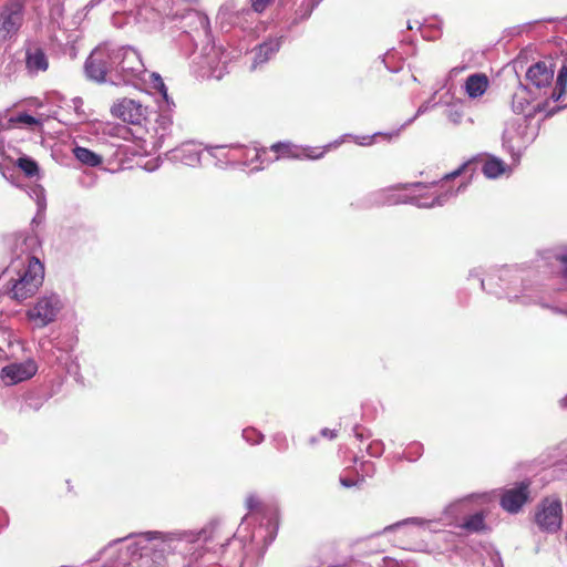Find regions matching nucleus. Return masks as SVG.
Returning a JSON list of instances; mask_svg holds the SVG:
<instances>
[{"label":"nucleus","mask_w":567,"mask_h":567,"mask_svg":"<svg viewBox=\"0 0 567 567\" xmlns=\"http://www.w3.org/2000/svg\"><path fill=\"white\" fill-rule=\"evenodd\" d=\"M40 245L33 234L19 233L13 236L12 252L16 259L0 276V292L16 301H23L37 293L44 278V267L33 256Z\"/></svg>","instance_id":"nucleus-1"},{"label":"nucleus","mask_w":567,"mask_h":567,"mask_svg":"<svg viewBox=\"0 0 567 567\" xmlns=\"http://www.w3.org/2000/svg\"><path fill=\"white\" fill-rule=\"evenodd\" d=\"M466 165L467 164L465 163L454 172L446 174L441 184L433 185L425 194L408 195L402 193L403 189H408L409 187H422L421 183L395 185L369 193L367 196L360 199L355 206L361 209H370L384 205H398L405 203H410L419 208H433L443 206L465 188V184H461L456 189H453L449 185V182L460 176Z\"/></svg>","instance_id":"nucleus-2"},{"label":"nucleus","mask_w":567,"mask_h":567,"mask_svg":"<svg viewBox=\"0 0 567 567\" xmlns=\"http://www.w3.org/2000/svg\"><path fill=\"white\" fill-rule=\"evenodd\" d=\"M122 540H130L127 545L126 555L130 560L123 559L121 566H126L131 561H136L143 557L154 555L155 559L163 557L164 554L174 551H184L188 544L206 543L207 532L200 530L194 533H161V532H146L140 534H131L124 538H118L113 544L121 543Z\"/></svg>","instance_id":"nucleus-3"},{"label":"nucleus","mask_w":567,"mask_h":567,"mask_svg":"<svg viewBox=\"0 0 567 567\" xmlns=\"http://www.w3.org/2000/svg\"><path fill=\"white\" fill-rule=\"evenodd\" d=\"M122 45L105 41L95 47L84 63V72L89 80L96 83L110 82L118 85V59Z\"/></svg>","instance_id":"nucleus-4"},{"label":"nucleus","mask_w":567,"mask_h":567,"mask_svg":"<svg viewBox=\"0 0 567 567\" xmlns=\"http://www.w3.org/2000/svg\"><path fill=\"white\" fill-rule=\"evenodd\" d=\"M545 110L540 103L533 106V111L523 117H513L506 121L502 135L503 148L508 152L514 161H518L523 152L538 135V128L530 124L533 115L537 111Z\"/></svg>","instance_id":"nucleus-5"},{"label":"nucleus","mask_w":567,"mask_h":567,"mask_svg":"<svg viewBox=\"0 0 567 567\" xmlns=\"http://www.w3.org/2000/svg\"><path fill=\"white\" fill-rule=\"evenodd\" d=\"M202 51L194 55L192 68L196 76L220 80L228 72L229 56L221 47L210 42V38L202 43Z\"/></svg>","instance_id":"nucleus-6"},{"label":"nucleus","mask_w":567,"mask_h":567,"mask_svg":"<svg viewBox=\"0 0 567 567\" xmlns=\"http://www.w3.org/2000/svg\"><path fill=\"white\" fill-rule=\"evenodd\" d=\"M498 279L502 282V288L506 290V297L511 302L545 306L539 293L527 282L524 271L503 267L499 270Z\"/></svg>","instance_id":"nucleus-7"},{"label":"nucleus","mask_w":567,"mask_h":567,"mask_svg":"<svg viewBox=\"0 0 567 567\" xmlns=\"http://www.w3.org/2000/svg\"><path fill=\"white\" fill-rule=\"evenodd\" d=\"M213 158L216 159V165L223 167L224 165H247L246 161L241 157L250 158V164L260 163L259 166L252 167L251 171H259L264 168V156L267 155L266 150H248L243 145H209L205 148Z\"/></svg>","instance_id":"nucleus-8"},{"label":"nucleus","mask_w":567,"mask_h":567,"mask_svg":"<svg viewBox=\"0 0 567 567\" xmlns=\"http://www.w3.org/2000/svg\"><path fill=\"white\" fill-rule=\"evenodd\" d=\"M101 3L113 10L112 24L116 28L142 21V0H90L85 9H93Z\"/></svg>","instance_id":"nucleus-9"},{"label":"nucleus","mask_w":567,"mask_h":567,"mask_svg":"<svg viewBox=\"0 0 567 567\" xmlns=\"http://www.w3.org/2000/svg\"><path fill=\"white\" fill-rule=\"evenodd\" d=\"M118 85H137L145 82L146 68L142 61L140 52L131 45H122L118 59Z\"/></svg>","instance_id":"nucleus-10"},{"label":"nucleus","mask_w":567,"mask_h":567,"mask_svg":"<svg viewBox=\"0 0 567 567\" xmlns=\"http://www.w3.org/2000/svg\"><path fill=\"white\" fill-rule=\"evenodd\" d=\"M62 308L59 295H44L27 311V317L33 327L44 328L56 319Z\"/></svg>","instance_id":"nucleus-11"},{"label":"nucleus","mask_w":567,"mask_h":567,"mask_svg":"<svg viewBox=\"0 0 567 567\" xmlns=\"http://www.w3.org/2000/svg\"><path fill=\"white\" fill-rule=\"evenodd\" d=\"M25 0H7L0 9V40L14 38L24 21Z\"/></svg>","instance_id":"nucleus-12"},{"label":"nucleus","mask_w":567,"mask_h":567,"mask_svg":"<svg viewBox=\"0 0 567 567\" xmlns=\"http://www.w3.org/2000/svg\"><path fill=\"white\" fill-rule=\"evenodd\" d=\"M183 33L187 34L195 45L198 41L206 42L210 38V22L208 17L197 10L188 9L179 18L176 24Z\"/></svg>","instance_id":"nucleus-13"},{"label":"nucleus","mask_w":567,"mask_h":567,"mask_svg":"<svg viewBox=\"0 0 567 567\" xmlns=\"http://www.w3.org/2000/svg\"><path fill=\"white\" fill-rule=\"evenodd\" d=\"M441 529L439 528L437 522L423 520L416 517H412L389 525L384 527L382 532H379L373 536H379L388 533H398L400 537H424L427 534L437 533Z\"/></svg>","instance_id":"nucleus-14"},{"label":"nucleus","mask_w":567,"mask_h":567,"mask_svg":"<svg viewBox=\"0 0 567 567\" xmlns=\"http://www.w3.org/2000/svg\"><path fill=\"white\" fill-rule=\"evenodd\" d=\"M150 76L153 78V87L157 90V92L161 94L165 104V106L161 105L162 111L157 115V118L155 121V132L158 135L157 144L158 146H162L164 138L169 134L171 127L173 125L171 111L172 107L174 106V102L169 100L167 94V87L163 82L162 78L157 73H152Z\"/></svg>","instance_id":"nucleus-15"},{"label":"nucleus","mask_w":567,"mask_h":567,"mask_svg":"<svg viewBox=\"0 0 567 567\" xmlns=\"http://www.w3.org/2000/svg\"><path fill=\"white\" fill-rule=\"evenodd\" d=\"M563 507L558 498H546L536 513V523L547 533H555L561 526Z\"/></svg>","instance_id":"nucleus-16"},{"label":"nucleus","mask_w":567,"mask_h":567,"mask_svg":"<svg viewBox=\"0 0 567 567\" xmlns=\"http://www.w3.org/2000/svg\"><path fill=\"white\" fill-rule=\"evenodd\" d=\"M347 136L348 135H344L341 138L336 140L332 143H329L323 148L306 147L302 150H297L296 147H292L288 143H276L271 146V151L276 153L275 159H278L280 157L319 159L323 157L328 150L338 147L343 142V138Z\"/></svg>","instance_id":"nucleus-17"},{"label":"nucleus","mask_w":567,"mask_h":567,"mask_svg":"<svg viewBox=\"0 0 567 567\" xmlns=\"http://www.w3.org/2000/svg\"><path fill=\"white\" fill-rule=\"evenodd\" d=\"M38 363L28 357L23 361L12 362L1 368L0 378L8 385L32 378L38 371Z\"/></svg>","instance_id":"nucleus-18"},{"label":"nucleus","mask_w":567,"mask_h":567,"mask_svg":"<svg viewBox=\"0 0 567 567\" xmlns=\"http://www.w3.org/2000/svg\"><path fill=\"white\" fill-rule=\"evenodd\" d=\"M111 113L124 122L140 124L145 117L146 107L135 100L122 99L113 104Z\"/></svg>","instance_id":"nucleus-19"},{"label":"nucleus","mask_w":567,"mask_h":567,"mask_svg":"<svg viewBox=\"0 0 567 567\" xmlns=\"http://www.w3.org/2000/svg\"><path fill=\"white\" fill-rule=\"evenodd\" d=\"M203 151L200 144L189 141L171 150L168 152V158L173 162L195 167L200 164Z\"/></svg>","instance_id":"nucleus-20"},{"label":"nucleus","mask_w":567,"mask_h":567,"mask_svg":"<svg viewBox=\"0 0 567 567\" xmlns=\"http://www.w3.org/2000/svg\"><path fill=\"white\" fill-rule=\"evenodd\" d=\"M526 79L536 89H543L551 84L554 70L547 62L539 61L528 68Z\"/></svg>","instance_id":"nucleus-21"},{"label":"nucleus","mask_w":567,"mask_h":567,"mask_svg":"<svg viewBox=\"0 0 567 567\" xmlns=\"http://www.w3.org/2000/svg\"><path fill=\"white\" fill-rule=\"evenodd\" d=\"M528 498V483L522 482L517 487L507 489L501 499L502 507L508 513H517Z\"/></svg>","instance_id":"nucleus-22"},{"label":"nucleus","mask_w":567,"mask_h":567,"mask_svg":"<svg viewBox=\"0 0 567 567\" xmlns=\"http://www.w3.org/2000/svg\"><path fill=\"white\" fill-rule=\"evenodd\" d=\"M25 66L31 74L47 71L49 61L43 49L38 45H29L25 50Z\"/></svg>","instance_id":"nucleus-23"},{"label":"nucleus","mask_w":567,"mask_h":567,"mask_svg":"<svg viewBox=\"0 0 567 567\" xmlns=\"http://www.w3.org/2000/svg\"><path fill=\"white\" fill-rule=\"evenodd\" d=\"M281 38H274L259 44L254 51L251 69H256L270 60L280 49Z\"/></svg>","instance_id":"nucleus-24"},{"label":"nucleus","mask_w":567,"mask_h":567,"mask_svg":"<svg viewBox=\"0 0 567 567\" xmlns=\"http://www.w3.org/2000/svg\"><path fill=\"white\" fill-rule=\"evenodd\" d=\"M37 124H39V121L28 113H19L16 115L10 114L9 111L0 113V133L20 125L32 126Z\"/></svg>","instance_id":"nucleus-25"},{"label":"nucleus","mask_w":567,"mask_h":567,"mask_svg":"<svg viewBox=\"0 0 567 567\" xmlns=\"http://www.w3.org/2000/svg\"><path fill=\"white\" fill-rule=\"evenodd\" d=\"M489 80L484 73H474L467 76L464 83V90L468 97H481L488 89Z\"/></svg>","instance_id":"nucleus-26"},{"label":"nucleus","mask_w":567,"mask_h":567,"mask_svg":"<svg viewBox=\"0 0 567 567\" xmlns=\"http://www.w3.org/2000/svg\"><path fill=\"white\" fill-rule=\"evenodd\" d=\"M508 166L498 157L491 156L483 164L482 171L487 178H497L506 172Z\"/></svg>","instance_id":"nucleus-27"},{"label":"nucleus","mask_w":567,"mask_h":567,"mask_svg":"<svg viewBox=\"0 0 567 567\" xmlns=\"http://www.w3.org/2000/svg\"><path fill=\"white\" fill-rule=\"evenodd\" d=\"M529 104L528 89L524 85H520L512 96V110L516 114H522L527 111Z\"/></svg>","instance_id":"nucleus-28"},{"label":"nucleus","mask_w":567,"mask_h":567,"mask_svg":"<svg viewBox=\"0 0 567 567\" xmlns=\"http://www.w3.org/2000/svg\"><path fill=\"white\" fill-rule=\"evenodd\" d=\"M73 154L79 162L90 167H96L101 165L103 161L101 155L86 147L76 146L73 150Z\"/></svg>","instance_id":"nucleus-29"},{"label":"nucleus","mask_w":567,"mask_h":567,"mask_svg":"<svg viewBox=\"0 0 567 567\" xmlns=\"http://www.w3.org/2000/svg\"><path fill=\"white\" fill-rule=\"evenodd\" d=\"M461 527L468 533H480L486 529L485 516L483 512L470 515L461 524Z\"/></svg>","instance_id":"nucleus-30"},{"label":"nucleus","mask_w":567,"mask_h":567,"mask_svg":"<svg viewBox=\"0 0 567 567\" xmlns=\"http://www.w3.org/2000/svg\"><path fill=\"white\" fill-rule=\"evenodd\" d=\"M30 196L34 198L38 206V213L33 217L32 223H40L43 219V213L47 207L44 188L40 185L31 187Z\"/></svg>","instance_id":"nucleus-31"},{"label":"nucleus","mask_w":567,"mask_h":567,"mask_svg":"<svg viewBox=\"0 0 567 567\" xmlns=\"http://www.w3.org/2000/svg\"><path fill=\"white\" fill-rule=\"evenodd\" d=\"M567 85V64H563L558 70L556 85L550 94V99L553 101H559L561 96L565 94Z\"/></svg>","instance_id":"nucleus-32"},{"label":"nucleus","mask_w":567,"mask_h":567,"mask_svg":"<svg viewBox=\"0 0 567 567\" xmlns=\"http://www.w3.org/2000/svg\"><path fill=\"white\" fill-rule=\"evenodd\" d=\"M322 0H302L296 10L295 22L308 19Z\"/></svg>","instance_id":"nucleus-33"},{"label":"nucleus","mask_w":567,"mask_h":567,"mask_svg":"<svg viewBox=\"0 0 567 567\" xmlns=\"http://www.w3.org/2000/svg\"><path fill=\"white\" fill-rule=\"evenodd\" d=\"M17 164L28 177H33L39 173V166L31 157L22 156L18 159Z\"/></svg>","instance_id":"nucleus-34"},{"label":"nucleus","mask_w":567,"mask_h":567,"mask_svg":"<svg viewBox=\"0 0 567 567\" xmlns=\"http://www.w3.org/2000/svg\"><path fill=\"white\" fill-rule=\"evenodd\" d=\"M445 114L453 124H460L464 116L463 104L461 102L449 104Z\"/></svg>","instance_id":"nucleus-35"},{"label":"nucleus","mask_w":567,"mask_h":567,"mask_svg":"<svg viewBox=\"0 0 567 567\" xmlns=\"http://www.w3.org/2000/svg\"><path fill=\"white\" fill-rule=\"evenodd\" d=\"M434 96H435V94H433V96H432L430 100H427V101L423 102V103L419 106V109H417V111H416L415 115H414L413 117L409 118V120H408V121H406V122L401 126V128H404V127L409 126V125H410V124H412V123H413V122H414V121H415L420 115H422V114L426 113L427 111L432 110V109L436 105V103H434V102H433Z\"/></svg>","instance_id":"nucleus-36"},{"label":"nucleus","mask_w":567,"mask_h":567,"mask_svg":"<svg viewBox=\"0 0 567 567\" xmlns=\"http://www.w3.org/2000/svg\"><path fill=\"white\" fill-rule=\"evenodd\" d=\"M64 8L63 3L60 0H55L50 7V18L53 23H56L59 27L61 24V20L63 17Z\"/></svg>","instance_id":"nucleus-37"},{"label":"nucleus","mask_w":567,"mask_h":567,"mask_svg":"<svg viewBox=\"0 0 567 567\" xmlns=\"http://www.w3.org/2000/svg\"><path fill=\"white\" fill-rule=\"evenodd\" d=\"M243 439L251 444H259L264 440V435L254 427H248L243 431Z\"/></svg>","instance_id":"nucleus-38"},{"label":"nucleus","mask_w":567,"mask_h":567,"mask_svg":"<svg viewBox=\"0 0 567 567\" xmlns=\"http://www.w3.org/2000/svg\"><path fill=\"white\" fill-rule=\"evenodd\" d=\"M365 452L372 457H380L384 452V444L381 440H373L365 446Z\"/></svg>","instance_id":"nucleus-39"},{"label":"nucleus","mask_w":567,"mask_h":567,"mask_svg":"<svg viewBox=\"0 0 567 567\" xmlns=\"http://www.w3.org/2000/svg\"><path fill=\"white\" fill-rule=\"evenodd\" d=\"M423 453V445L421 443L414 442L409 445L405 451V458L410 462L416 461Z\"/></svg>","instance_id":"nucleus-40"},{"label":"nucleus","mask_w":567,"mask_h":567,"mask_svg":"<svg viewBox=\"0 0 567 567\" xmlns=\"http://www.w3.org/2000/svg\"><path fill=\"white\" fill-rule=\"evenodd\" d=\"M470 277L471 278H477V280L480 281V285L482 287L483 290H487L488 292L491 293H496V291H494L492 289V285L494 282V279L495 277L494 276H488L486 279L485 278H481L480 274L476 272V271H471L470 274Z\"/></svg>","instance_id":"nucleus-41"},{"label":"nucleus","mask_w":567,"mask_h":567,"mask_svg":"<svg viewBox=\"0 0 567 567\" xmlns=\"http://www.w3.org/2000/svg\"><path fill=\"white\" fill-rule=\"evenodd\" d=\"M272 0H250L251 8L257 13H262Z\"/></svg>","instance_id":"nucleus-42"},{"label":"nucleus","mask_w":567,"mask_h":567,"mask_svg":"<svg viewBox=\"0 0 567 567\" xmlns=\"http://www.w3.org/2000/svg\"><path fill=\"white\" fill-rule=\"evenodd\" d=\"M441 25H442V21H441V20L435 19V20H433L432 22H429V23H425V24L420 25V29H421V32H422L423 37H425V38H430V37L426 34V30H427L429 28H433V29H435V32H436V33H439V32H440V30H441Z\"/></svg>","instance_id":"nucleus-43"},{"label":"nucleus","mask_w":567,"mask_h":567,"mask_svg":"<svg viewBox=\"0 0 567 567\" xmlns=\"http://www.w3.org/2000/svg\"><path fill=\"white\" fill-rule=\"evenodd\" d=\"M259 505H260L259 501L255 495H249L246 498V506L250 512V516L255 515V513H254L255 511H259Z\"/></svg>","instance_id":"nucleus-44"},{"label":"nucleus","mask_w":567,"mask_h":567,"mask_svg":"<svg viewBox=\"0 0 567 567\" xmlns=\"http://www.w3.org/2000/svg\"><path fill=\"white\" fill-rule=\"evenodd\" d=\"M555 259L560 264L563 277L567 280V254H559Z\"/></svg>","instance_id":"nucleus-45"},{"label":"nucleus","mask_w":567,"mask_h":567,"mask_svg":"<svg viewBox=\"0 0 567 567\" xmlns=\"http://www.w3.org/2000/svg\"><path fill=\"white\" fill-rule=\"evenodd\" d=\"M353 432H354L355 437H357L360 442H362L363 440H365V439H369V437H370V433H369L365 429H363V427H361V426H359V425H355V426L353 427Z\"/></svg>","instance_id":"nucleus-46"},{"label":"nucleus","mask_w":567,"mask_h":567,"mask_svg":"<svg viewBox=\"0 0 567 567\" xmlns=\"http://www.w3.org/2000/svg\"><path fill=\"white\" fill-rule=\"evenodd\" d=\"M375 135H382V133H375L373 136L355 137V142H357L359 145H362V146L371 145V144H372V142H373V137H374Z\"/></svg>","instance_id":"nucleus-47"},{"label":"nucleus","mask_w":567,"mask_h":567,"mask_svg":"<svg viewBox=\"0 0 567 567\" xmlns=\"http://www.w3.org/2000/svg\"><path fill=\"white\" fill-rule=\"evenodd\" d=\"M275 441H276V443H277V449H278L279 451H285V450H287V447H288V443H287V439H286L284 435H279V434H278V435L275 437Z\"/></svg>","instance_id":"nucleus-48"},{"label":"nucleus","mask_w":567,"mask_h":567,"mask_svg":"<svg viewBox=\"0 0 567 567\" xmlns=\"http://www.w3.org/2000/svg\"><path fill=\"white\" fill-rule=\"evenodd\" d=\"M340 483L344 487H352L355 485V482L352 478L344 477V476L340 477Z\"/></svg>","instance_id":"nucleus-49"},{"label":"nucleus","mask_w":567,"mask_h":567,"mask_svg":"<svg viewBox=\"0 0 567 567\" xmlns=\"http://www.w3.org/2000/svg\"><path fill=\"white\" fill-rule=\"evenodd\" d=\"M321 435L323 437H328V439H333L336 437V432L333 430H329V429H322L321 430Z\"/></svg>","instance_id":"nucleus-50"},{"label":"nucleus","mask_w":567,"mask_h":567,"mask_svg":"<svg viewBox=\"0 0 567 567\" xmlns=\"http://www.w3.org/2000/svg\"><path fill=\"white\" fill-rule=\"evenodd\" d=\"M382 561H383L382 567H395L396 566V563L392 558H389V557H384L382 559Z\"/></svg>","instance_id":"nucleus-51"},{"label":"nucleus","mask_w":567,"mask_h":567,"mask_svg":"<svg viewBox=\"0 0 567 567\" xmlns=\"http://www.w3.org/2000/svg\"><path fill=\"white\" fill-rule=\"evenodd\" d=\"M68 373L78 375V364L75 362L72 361L71 367L68 368Z\"/></svg>","instance_id":"nucleus-52"},{"label":"nucleus","mask_w":567,"mask_h":567,"mask_svg":"<svg viewBox=\"0 0 567 567\" xmlns=\"http://www.w3.org/2000/svg\"><path fill=\"white\" fill-rule=\"evenodd\" d=\"M559 405L561 409H567V395L559 401Z\"/></svg>","instance_id":"nucleus-53"},{"label":"nucleus","mask_w":567,"mask_h":567,"mask_svg":"<svg viewBox=\"0 0 567 567\" xmlns=\"http://www.w3.org/2000/svg\"><path fill=\"white\" fill-rule=\"evenodd\" d=\"M233 8L231 3H225L220 7V11H228Z\"/></svg>","instance_id":"nucleus-54"},{"label":"nucleus","mask_w":567,"mask_h":567,"mask_svg":"<svg viewBox=\"0 0 567 567\" xmlns=\"http://www.w3.org/2000/svg\"><path fill=\"white\" fill-rule=\"evenodd\" d=\"M399 134H400V130H398V131H395V132H393L391 134H388V135L389 136H399Z\"/></svg>","instance_id":"nucleus-55"},{"label":"nucleus","mask_w":567,"mask_h":567,"mask_svg":"<svg viewBox=\"0 0 567 567\" xmlns=\"http://www.w3.org/2000/svg\"><path fill=\"white\" fill-rule=\"evenodd\" d=\"M276 516H277L276 511H272L270 513V519H276Z\"/></svg>","instance_id":"nucleus-56"},{"label":"nucleus","mask_w":567,"mask_h":567,"mask_svg":"<svg viewBox=\"0 0 567 567\" xmlns=\"http://www.w3.org/2000/svg\"><path fill=\"white\" fill-rule=\"evenodd\" d=\"M408 29H410V30H412V29H413V27L411 25V23H410V22H408Z\"/></svg>","instance_id":"nucleus-57"},{"label":"nucleus","mask_w":567,"mask_h":567,"mask_svg":"<svg viewBox=\"0 0 567 567\" xmlns=\"http://www.w3.org/2000/svg\"><path fill=\"white\" fill-rule=\"evenodd\" d=\"M145 0H142V6L144 4Z\"/></svg>","instance_id":"nucleus-58"}]
</instances>
